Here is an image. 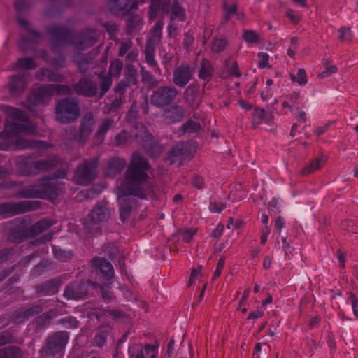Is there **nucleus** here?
Listing matches in <instances>:
<instances>
[{
    "label": "nucleus",
    "mask_w": 358,
    "mask_h": 358,
    "mask_svg": "<svg viewBox=\"0 0 358 358\" xmlns=\"http://www.w3.org/2000/svg\"><path fill=\"white\" fill-rule=\"evenodd\" d=\"M59 165H61V168L55 173V177L64 178L66 176L69 166L56 155H50L45 159L35 161L22 159V162H19L18 170L22 176H29L49 171Z\"/></svg>",
    "instance_id": "3"
},
{
    "label": "nucleus",
    "mask_w": 358,
    "mask_h": 358,
    "mask_svg": "<svg viewBox=\"0 0 358 358\" xmlns=\"http://www.w3.org/2000/svg\"><path fill=\"white\" fill-rule=\"evenodd\" d=\"M258 57L260 59L259 62V67L261 69H264V68L266 67L268 64V59H269L268 55L267 53H264V52H259L258 54Z\"/></svg>",
    "instance_id": "63"
},
{
    "label": "nucleus",
    "mask_w": 358,
    "mask_h": 358,
    "mask_svg": "<svg viewBox=\"0 0 358 358\" xmlns=\"http://www.w3.org/2000/svg\"><path fill=\"white\" fill-rule=\"evenodd\" d=\"M59 286V280L52 279L43 284L36 285L35 289L37 293L43 295H51L57 292Z\"/></svg>",
    "instance_id": "25"
},
{
    "label": "nucleus",
    "mask_w": 358,
    "mask_h": 358,
    "mask_svg": "<svg viewBox=\"0 0 358 358\" xmlns=\"http://www.w3.org/2000/svg\"><path fill=\"white\" fill-rule=\"evenodd\" d=\"M224 9L226 11L225 20H228L231 15L236 14L237 6L236 4L225 5Z\"/></svg>",
    "instance_id": "64"
},
{
    "label": "nucleus",
    "mask_w": 358,
    "mask_h": 358,
    "mask_svg": "<svg viewBox=\"0 0 358 358\" xmlns=\"http://www.w3.org/2000/svg\"><path fill=\"white\" fill-rule=\"evenodd\" d=\"M48 32L52 38V48L55 51L59 48L73 43L78 50H85L87 47L93 45L97 39V32L95 30H88L82 33L78 38L73 41L68 29L63 26L52 25L48 28Z\"/></svg>",
    "instance_id": "2"
},
{
    "label": "nucleus",
    "mask_w": 358,
    "mask_h": 358,
    "mask_svg": "<svg viewBox=\"0 0 358 358\" xmlns=\"http://www.w3.org/2000/svg\"><path fill=\"white\" fill-rule=\"evenodd\" d=\"M50 84H45L38 89L33 90L29 96L28 101L33 106L48 103L53 96Z\"/></svg>",
    "instance_id": "13"
},
{
    "label": "nucleus",
    "mask_w": 358,
    "mask_h": 358,
    "mask_svg": "<svg viewBox=\"0 0 358 358\" xmlns=\"http://www.w3.org/2000/svg\"><path fill=\"white\" fill-rule=\"evenodd\" d=\"M97 160H87L77 166L74 181L78 185H87L96 176Z\"/></svg>",
    "instance_id": "10"
},
{
    "label": "nucleus",
    "mask_w": 358,
    "mask_h": 358,
    "mask_svg": "<svg viewBox=\"0 0 358 358\" xmlns=\"http://www.w3.org/2000/svg\"><path fill=\"white\" fill-rule=\"evenodd\" d=\"M131 0H109L108 7L114 13L125 10L131 3Z\"/></svg>",
    "instance_id": "36"
},
{
    "label": "nucleus",
    "mask_w": 358,
    "mask_h": 358,
    "mask_svg": "<svg viewBox=\"0 0 358 358\" xmlns=\"http://www.w3.org/2000/svg\"><path fill=\"white\" fill-rule=\"evenodd\" d=\"M243 38L248 43H255L259 41V34L253 30H244L243 31Z\"/></svg>",
    "instance_id": "50"
},
{
    "label": "nucleus",
    "mask_w": 358,
    "mask_h": 358,
    "mask_svg": "<svg viewBox=\"0 0 358 358\" xmlns=\"http://www.w3.org/2000/svg\"><path fill=\"white\" fill-rule=\"evenodd\" d=\"M13 129L17 132L31 133L34 131V128L32 125L15 123L12 127Z\"/></svg>",
    "instance_id": "57"
},
{
    "label": "nucleus",
    "mask_w": 358,
    "mask_h": 358,
    "mask_svg": "<svg viewBox=\"0 0 358 358\" xmlns=\"http://www.w3.org/2000/svg\"><path fill=\"white\" fill-rule=\"evenodd\" d=\"M213 67L211 62L207 59H203L198 76L200 79L208 82L211 80Z\"/></svg>",
    "instance_id": "28"
},
{
    "label": "nucleus",
    "mask_w": 358,
    "mask_h": 358,
    "mask_svg": "<svg viewBox=\"0 0 358 358\" xmlns=\"http://www.w3.org/2000/svg\"><path fill=\"white\" fill-rule=\"evenodd\" d=\"M95 121L92 113H87L83 117L79 129L78 143L83 144L88 139L94 125Z\"/></svg>",
    "instance_id": "16"
},
{
    "label": "nucleus",
    "mask_w": 358,
    "mask_h": 358,
    "mask_svg": "<svg viewBox=\"0 0 358 358\" xmlns=\"http://www.w3.org/2000/svg\"><path fill=\"white\" fill-rule=\"evenodd\" d=\"M50 85L51 86L49 87L52 88L53 95H69L71 94L72 90H73V88L66 85L50 84Z\"/></svg>",
    "instance_id": "42"
},
{
    "label": "nucleus",
    "mask_w": 358,
    "mask_h": 358,
    "mask_svg": "<svg viewBox=\"0 0 358 358\" xmlns=\"http://www.w3.org/2000/svg\"><path fill=\"white\" fill-rule=\"evenodd\" d=\"M31 233L29 227L15 225V227L11 228L9 238L13 242L20 243L27 238L32 237Z\"/></svg>",
    "instance_id": "22"
},
{
    "label": "nucleus",
    "mask_w": 358,
    "mask_h": 358,
    "mask_svg": "<svg viewBox=\"0 0 358 358\" xmlns=\"http://www.w3.org/2000/svg\"><path fill=\"white\" fill-rule=\"evenodd\" d=\"M199 87L196 85H189L184 91V99L193 108L199 105L198 99Z\"/></svg>",
    "instance_id": "26"
},
{
    "label": "nucleus",
    "mask_w": 358,
    "mask_h": 358,
    "mask_svg": "<svg viewBox=\"0 0 358 358\" xmlns=\"http://www.w3.org/2000/svg\"><path fill=\"white\" fill-rule=\"evenodd\" d=\"M69 335L66 331H58L47 338L45 345L40 350L41 357L48 358L62 352L66 345Z\"/></svg>",
    "instance_id": "7"
},
{
    "label": "nucleus",
    "mask_w": 358,
    "mask_h": 358,
    "mask_svg": "<svg viewBox=\"0 0 358 358\" xmlns=\"http://www.w3.org/2000/svg\"><path fill=\"white\" fill-rule=\"evenodd\" d=\"M39 206V201H37L6 202L0 204V215H15L36 210Z\"/></svg>",
    "instance_id": "9"
},
{
    "label": "nucleus",
    "mask_w": 358,
    "mask_h": 358,
    "mask_svg": "<svg viewBox=\"0 0 358 358\" xmlns=\"http://www.w3.org/2000/svg\"><path fill=\"white\" fill-rule=\"evenodd\" d=\"M290 78L293 82H296L301 85L307 83L306 73L303 69H299L296 75L290 73Z\"/></svg>",
    "instance_id": "48"
},
{
    "label": "nucleus",
    "mask_w": 358,
    "mask_h": 358,
    "mask_svg": "<svg viewBox=\"0 0 358 358\" xmlns=\"http://www.w3.org/2000/svg\"><path fill=\"white\" fill-rule=\"evenodd\" d=\"M138 82V72L132 64H127L125 69L124 80H121L116 87L115 91L123 94L126 88L130 85H136Z\"/></svg>",
    "instance_id": "17"
},
{
    "label": "nucleus",
    "mask_w": 358,
    "mask_h": 358,
    "mask_svg": "<svg viewBox=\"0 0 358 358\" xmlns=\"http://www.w3.org/2000/svg\"><path fill=\"white\" fill-rule=\"evenodd\" d=\"M55 187L48 178H42L38 184L28 187L19 192L22 198H43L48 194L55 193Z\"/></svg>",
    "instance_id": "11"
},
{
    "label": "nucleus",
    "mask_w": 358,
    "mask_h": 358,
    "mask_svg": "<svg viewBox=\"0 0 358 358\" xmlns=\"http://www.w3.org/2000/svg\"><path fill=\"white\" fill-rule=\"evenodd\" d=\"M56 120L63 124L75 121L80 116L78 101L74 98H64L57 101L55 106Z\"/></svg>",
    "instance_id": "5"
},
{
    "label": "nucleus",
    "mask_w": 358,
    "mask_h": 358,
    "mask_svg": "<svg viewBox=\"0 0 358 358\" xmlns=\"http://www.w3.org/2000/svg\"><path fill=\"white\" fill-rule=\"evenodd\" d=\"M76 61L78 64V68L82 73H87L90 69L95 66V63L92 57H88L85 55H78Z\"/></svg>",
    "instance_id": "29"
},
{
    "label": "nucleus",
    "mask_w": 358,
    "mask_h": 358,
    "mask_svg": "<svg viewBox=\"0 0 358 358\" xmlns=\"http://www.w3.org/2000/svg\"><path fill=\"white\" fill-rule=\"evenodd\" d=\"M127 162L123 158L113 157L110 158L107 166L105 169V174L107 176L113 177L121 172L126 166Z\"/></svg>",
    "instance_id": "19"
},
{
    "label": "nucleus",
    "mask_w": 358,
    "mask_h": 358,
    "mask_svg": "<svg viewBox=\"0 0 358 358\" xmlns=\"http://www.w3.org/2000/svg\"><path fill=\"white\" fill-rule=\"evenodd\" d=\"M130 137L131 136L127 131L122 130L115 136L113 140L111 142V144L112 145L116 147L124 145L130 138Z\"/></svg>",
    "instance_id": "43"
},
{
    "label": "nucleus",
    "mask_w": 358,
    "mask_h": 358,
    "mask_svg": "<svg viewBox=\"0 0 358 358\" xmlns=\"http://www.w3.org/2000/svg\"><path fill=\"white\" fill-rule=\"evenodd\" d=\"M102 252L108 256L112 262L104 257H96L91 259L90 264L93 268H113V266L122 268L124 267V257L120 254L117 247L112 243L105 244L102 248Z\"/></svg>",
    "instance_id": "4"
},
{
    "label": "nucleus",
    "mask_w": 358,
    "mask_h": 358,
    "mask_svg": "<svg viewBox=\"0 0 358 358\" xmlns=\"http://www.w3.org/2000/svg\"><path fill=\"white\" fill-rule=\"evenodd\" d=\"M64 135L69 140H77L78 141V131L76 128L74 127H67L64 129Z\"/></svg>",
    "instance_id": "60"
},
{
    "label": "nucleus",
    "mask_w": 358,
    "mask_h": 358,
    "mask_svg": "<svg viewBox=\"0 0 358 358\" xmlns=\"http://www.w3.org/2000/svg\"><path fill=\"white\" fill-rule=\"evenodd\" d=\"M110 217V211L104 203H97L85 218L83 224L89 234H94L100 230L99 222H105Z\"/></svg>",
    "instance_id": "6"
},
{
    "label": "nucleus",
    "mask_w": 358,
    "mask_h": 358,
    "mask_svg": "<svg viewBox=\"0 0 358 358\" xmlns=\"http://www.w3.org/2000/svg\"><path fill=\"white\" fill-rule=\"evenodd\" d=\"M189 157V153L187 145L184 143H178L170 152L166 161L169 164H176L178 166L182 164V162Z\"/></svg>",
    "instance_id": "15"
},
{
    "label": "nucleus",
    "mask_w": 358,
    "mask_h": 358,
    "mask_svg": "<svg viewBox=\"0 0 358 358\" xmlns=\"http://www.w3.org/2000/svg\"><path fill=\"white\" fill-rule=\"evenodd\" d=\"M81 285L78 282H75L68 285L64 291V296L67 299H78L83 296V292L80 291Z\"/></svg>",
    "instance_id": "30"
},
{
    "label": "nucleus",
    "mask_w": 358,
    "mask_h": 358,
    "mask_svg": "<svg viewBox=\"0 0 358 358\" xmlns=\"http://www.w3.org/2000/svg\"><path fill=\"white\" fill-rule=\"evenodd\" d=\"M122 62L120 59H115L110 63L109 73L111 76L118 78L120 76L122 69Z\"/></svg>",
    "instance_id": "47"
},
{
    "label": "nucleus",
    "mask_w": 358,
    "mask_h": 358,
    "mask_svg": "<svg viewBox=\"0 0 358 358\" xmlns=\"http://www.w3.org/2000/svg\"><path fill=\"white\" fill-rule=\"evenodd\" d=\"M163 26L164 22L162 20L157 22L151 31L152 36L146 43L157 45L161 41Z\"/></svg>",
    "instance_id": "32"
},
{
    "label": "nucleus",
    "mask_w": 358,
    "mask_h": 358,
    "mask_svg": "<svg viewBox=\"0 0 358 358\" xmlns=\"http://www.w3.org/2000/svg\"><path fill=\"white\" fill-rule=\"evenodd\" d=\"M52 225V222L46 219L41 220L29 227L31 232V236L38 235L39 234L45 231Z\"/></svg>",
    "instance_id": "34"
},
{
    "label": "nucleus",
    "mask_w": 358,
    "mask_h": 358,
    "mask_svg": "<svg viewBox=\"0 0 358 358\" xmlns=\"http://www.w3.org/2000/svg\"><path fill=\"white\" fill-rule=\"evenodd\" d=\"M36 76L42 82L62 83L64 79L62 74L49 69H41L37 72Z\"/></svg>",
    "instance_id": "20"
},
{
    "label": "nucleus",
    "mask_w": 358,
    "mask_h": 358,
    "mask_svg": "<svg viewBox=\"0 0 358 358\" xmlns=\"http://www.w3.org/2000/svg\"><path fill=\"white\" fill-rule=\"evenodd\" d=\"M324 65L326 67V70L318 74L319 78L329 77L337 71V67L335 65L329 66V62L327 60L324 62Z\"/></svg>",
    "instance_id": "56"
},
{
    "label": "nucleus",
    "mask_w": 358,
    "mask_h": 358,
    "mask_svg": "<svg viewBox=\"0 0 358 358\" xmlns=\"http://www.w3.org/2000/svg\"><path fill=\"white\" fill-rule=\"evenodd\" d=\"M109 334V328L104 327L97 331L94 338V344L98 347H102L105 345L107 341V337Z\"/></svg>",
    "instance_id": "37"
},
{
    "label": "nucleus",
    "mask_w": 358,
    "mask_h": 358,
    "mask_svg": "<svg viewBox=\"0 0 358 358\" xmlns=\"http://www.w3.org/2000/svg\"><path fill=\"white\" fill-rule=\"evenodd\" d=\"M158 345L146 344L144 348L141 346H136V348L134 352H131V355H138L140 352H143L145 358H155L158 353Z\"/></svg>",
    "instance_id": "33"
},
{
    "label": "nucleus",
    "mask_w": 358,
    "mask_h": 358,
    "mask_svg": "<svg viewBox=\"0 0 358 358\" xmlns=\"http://www.w3.org/2000/svg\"><path fill=\"white\" fill-rule=\"evenodd\" d=\"M27 84L26 75H16L10 78L8 89L11 94L17 96L22 94Z\"/></svg>",
    "instance_id": "18"
},
{
    "label": "nucleus",
    "mask_w": 358,
    "mask_h": 358,
    "mask_svg": "<svg viewBox=\"0 0 358 358\" xmlns=\"http://www.w3.org/2000/svg\"><path fill=\"white\" fill-rule=\"evenodd\" d=\"M149 164L145 158L138 153L132 155L131 161L124 175V180L117 186L120 215L122 222L130 216L136 207V199L131 196L145 199L154 194V187L148 180L146 170Z\"/></svg>",
    "instance_id": "1"
},
{
    "label": "nucleus",
    "mask_w": 358,
    "mask_h": 358,
    "mask_svg": "<svg viewBox=\"0 0 358 358\" xmlns=\"http://www.w3.org/2000/svg\"><path fill=\"white\" fill-rule=\"evenodd\" d=\"M265 111L264 109L255 108L253 112L252 124L254 128L261 124L264 118Z\"/></svg>",
    "instance_id": "52"
},
{
    "label": "nucleus",
    "mask_w": 358,
    "mask_h": 358,
    "mask_svg": "<svg viewBox=\"0 0 358 358\" xmlns=\"http://www.w3.org/2000/svg\"><path fill=\"white\" fill-rule=\"evenodd\" d=\"M194 71L187 63H182L173 72V83L178 87H185L192 79Z\"/></svg>",
    "instance_id": "12"
},
{
    "label": "nucleus",
    "mask_w": 358,
    "mask_h": 358,
    "mask_svg": "<svg viewBox=\"0 0 358 358\" xmlns=\"http://www.w3.org/2000/svg\"><path fill=\"white\" fill-rule=\"evenodd\" d=\"M99 78L101 80L99 96L102 97L109 90L112 85V80L110 76L105 75L103 73L99 74Z\"/></svg>",
    "instance_id": "40"
},
{
    "label": "nucleus",
    "mask_w": 358,
    "mask_h": 358,
    "mask_svg": "<svg viewBox=\"0 0 358 358\" xmlns=\"http://www.w3.org/2000/svg\"><path fill=\"white\" fill-rule=\"evenodd\" d=\"M180 92L173 86H161L153 91L150 103L157 108H163L175 101Z\"/></svg>",
    "instance_id": "8"
},
{
    "label": "nucleus",
    "mask_w": 358,
    "mask_h": 358,
    "mask_svg": "<svg viewBox=\"0 0 358 358\" xmlns=\"http://www.w3.org/2000/svg\"><path fill=\"white\" fill-rule=\"evenodd\" d=\"M40 56L46 62L52 63L55 66L63 67L64 66L65 59L63 57H59L57 59H53L50 62L46 57L47 53L45 51H41Z\"/></svg>",
    "instance_id": "59"
},
{
    "label": "nucleus",
    "mask_w": 358,
    "mask_h": 358,
    "mask_svg": "<svg viewBox=\"0 0 358 358\" xmlns=\"http://www.w3.org/2000/svg\"><path fill=\"white\" fill-rule=\"evenodd\" d=\"M15 248H6L0 250V264L8 261L15 253Z\"/></svg>",
    "instance_id": "55"
},
{
    "label": "nucleus",
    "mask_w": 358,
    "mask_h": 358,
    "mask_svg": "<svg viewBox=\"0 0 358 358\" xmlns=\"http://www.w3.org/2000/svg\"><path fill=\"white\" fill-rule=\"evenodd\" d=\"M142 17L139 15H132L127 20V32L131 33L141 24Z\"/></svg>",
    "instance_id": "46"
},
{
    "label": "nucleus",
    "mask_w": 358,
    "mask_h": 358,
    "mask_svg": "<svg viewBox=\"0 0 358 358\" xmlns=\"http://www.w3.org/2000/svg\"><path fill=\"white\" fill-rule=\"evenodd\" d=\"M115 125L113 120L110 118H106L103 120L101 124L99 125L96 135L94 136L95 144H101L103 143L105 138V136L107 132Z\"/></svg>",
    "instance_id": "23"
},
{
    "label": "nucleus",
    "mask_w": 358,
    "mask_h": 358,
    "mask_svg": "<svg viewBox=\"0 0 358 358\" xmlns=\"http://www.w3.org/2000/svg\"><path fill=\"white\" fill-rule=\"evenodd\" d=\"M185 19V13L182 6L175 1L171 6V20L182 22Z\"/></svg>",
    "instance_id": "35"
},
{
    "label": "nucleus",
    "mask_w": 358,
    "mask_h": 358,
    "mask_svg": "<svg viewBox=\"0 0 358 358\" xmlns=\"http://www.w3.org/2000/svg\"><path fill=\"white\" fill-rule=\"evenodd\" d=\"M156 45L146 43L145 54L147 63L151 66H156L157 62L155 59V50Z\"/></svg>",
    "instance_id": "41"
},
{
    "label": "nucleus",
    "mask_w": 358,
    "mask_h": 358,
    "mask_svg": "<svg viewBox=\"0 0 358 358\" xmlns=\"http://www.w3.org/2000/svg\"><path fill=\"white\" fill-rule=\"evenodd\" d=\"M227 45V40L222 38H215L211 42V50L213 52L218 53L223 51Z\"/></svg>",
    "instance_id": "45"
},
{
    "label": "nucleus",
    "mask_w": 358,
    "mask_h": 358,
    "mask_svg": "<svg viewBox=\"0 0 358 358\" xmlns=\"http://www.w3.org/2000/svg\"><path fill=\"white\" fill-rule=\"evenodd\" d=\"M133 45L134 43L131 39H128L125 41L120 42L118 56H124L127 52H129L132 49Z\"/></svg>",
    "instance_id": "54"
},
{
    "label": "nucleus",
    "mask_w": 358,
    "mask_h": 358,
    "mask_svg": "<svg viewBox=\"0 0 358 358\" xmlns=\"http://www.w3.org/2000/svg\"><path fill=\"white\" fill-rule=\"evenodd\" d=\"M164 116L169 122L175 123L180 122L184 117V109L180 106L172 105L166 109Z\"/></svg>",
    "instance_id": "24"
},
{
    "label": "nucleus",
    "mask_w": 358,
    "mask_h": 358,
    "mask_svg": "<svg viewBox=\"0 0 358 358\" xmlns=\"http://www.w3.org/2000/svg\"><path fill=\"white\" fill-rule=\"evenodd\" d=\"M326 159L322 157H317L313 159L310 164L305 166L302 170L303 175H309L317 170L320 169L325 164Z\"/></svg>",
    "instance_id": "31"
},
{
    "label": "nucleus",
    "mask_w": 358,
    "mask_h": 358,
    "mask_svg": "<svg viewBox=\"0 0 358 358\" xmlns=\"http://www.w3.org/2000/svg\"><path fill=\"white\" fill-rule=\"evenodd\" d=\"M41 311V308L39 306L31 308L16 310L13 315V322L16 324L22 323L34 313H38Z\"/></svg>",
    "instance_id": "27"
},
{
    "label": "nucleus",
    "mask_w": 358,
    "mask_h": 358,
    "mask_svg": "<svg viewBox=\"0 0 358 358\" xmlns=\"http://www.w3.org/2000/svg\"><path fill=\"white\" fill-rule=\"evenodd\" d=\"M226 205L221 202L217 201H211L209 206V209L213 213H221V211L224 209Z\"/></svg>",
    "instance_id": "61"
},
{
    "label": "nucleus",
    "mask_w": 358,
    "mask_h": 358,
    "mask_svg": "<svg viewBox=\"0 0 358 358\" xmlns=\"http://www.w3.org/2000/svg\"><path fill=\"white\" fill-rule=\"evenodd\" d=\"M15 145L19 149H26L29 148H41L43 145L41 141L26 140L18 138L15 140Z\"/></svg>",
    "instance_id": "38"
},
{
    "label": "nucleus",
    "mask_w": 358,
    "mask_h": 358,
    "mask_svg": "<svg viewBox=\"0 0 358 358\" xmlns=\"http://www.w3.org/2000/svg\"><path fill=\"white\" fill-rule=\"evenodd\" d=\"M338 38L343 42L350 43L352 40V33L348 28L341 27L338 31Z\"/></svg>",
    "instance_id": "51"
},
{
    "label": "nucleus",
    "mask_w": 358,
    "mask_h": 358,
    "mask_svg": "<svg viewBox=\"0 0 358 358\" xmlns=\"http://www.w3.org/2000/svg\"><path fill=\"white\" fill-rule=\"evenodd\" d=\"M16 66L26 69H34L36 67L34 61L31 58H20L16 62Z\"/></svg>",
    "instance_id": "49"
},
{
    "label": "nucleus",
    "mask_w": 358,
    "mask_h": 358,
    "mask_svg": "<svg viewBox=\"0 0 358 358\" xmlns=\"http://www.w3.org/2000/svg\"><path fill=\"white\" fill-rule=\"evenodd\" d=\"M201 129V125L195 120H189L182 127L183 133L192 134L199 131Z\"/></svg>",
    "instance_id": "44"
},
{
    "label": "nucleus",
    "mask_w": 358,
    "mask_h": 358,
    "mask_svg": "<svg viewBox=\"0 0 358 358\" xmlns=\"http://www.w3.org/2000/svg\"><path fill=\"white\" fill-rule=\"evenodd\" d=\"M73 89L78 95L94 97L97 94V84L91 79L83 77L73 85Z\"/></svg>",
    "instance_id": "14"
},
{
    "label": "nucleus",
    "mask_w": 358,
    "mask_h": 358,
    "mask_svg": "<svg viewBox=\"0 0 358 358\" xmlns=\"http://www.w3.org/2000/svg\"><path fill=\"white\" fill-rule=\"evenodd\" d=\"M58 323L66 328H77L78 324L76 317L72 316L62 318L58 321Z\"/></svg>",
    "instance_id": "53"
},
{
    "label": "nucleus",
    "mask_w": 358,
    "mask_h": 358,
    "mask_svg": "<svg viewBox=\"0 0 358 358\" xmlns=\"http://www.w3.org/2000/svg\"><path fill=\"white\" fill-rule=\"evenodd\" d=\"M41 37V34L34 30L29 31L28 36L27 38H22L20 47V48L24 51L26 52L28 49L27 47V43L31 42L32 43H36L38 41V39Z\"/></svg>",
    "instance_id": "39"
},
{
    "label": "nucleus",
    "mask_w": 358,
    "mask_h": 358,
    "mask_svg": "<svg viewBox=\"0 0 358 358\" xmlns=\"http://www.w3.org/2000/svg\"><path fill=\"white\" fill-rule=\"evenodd\" d=\"M54 254L56 259L63 262L69 259L72 256L71 252L64 251L60 248L54 249Z\"/></svg>",
    "instance_id": "58"
},
{
    "label": "nucleus",
    "mask_w": 358,
    "mask_h": 358,
    "mask_svg": "<svg viewBox=\"0 0 358 358\" xmlns=\"http://www.w3.org/2000/svg\"><path fill=\"white\" fill-rule=\"evenodd\" d=\"M196 232V230L192 228L183 231L181 233L182 240L186 243H189L195 235Z\"/></svg>",
    "instance_id": "62"
},
{
    "label": "nucleus",
    "mask_w": 358,
    "mask_h": 358,
    "mask_svg": "<svg viewBox=\"0 0 358 358\" xmlns=\"http://www.w3.org/2000/svg\"><path fill=\"white\" fill-rule=\"evenodd\" d=\"M170 3L171 0H151L149 8L150 17L151 19L155 18L157 13H168Z\"/></svg>",
    "instance_id": "21"
}]
</instances>
